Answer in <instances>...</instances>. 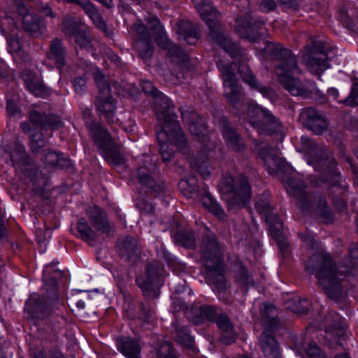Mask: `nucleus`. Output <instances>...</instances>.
<instances>
[{"mask_svg":"<svg viewBox=\"0 0 358 358\" xmlns=\"http://www.w3.org/2000/svg\"><path fill=\"white\" fill-rule=\"evenodd\" d=\"M44 282L43 296L32 293L25 302L26 319L35 326L43 320L59 323L64 319L65 307L59 298L55 278H45Z\"/></svg>","mask_w":358,"mask_h":358,"instance_id":"nucleus-2","label":"nucleus"},{"mask_svg":"<svg viewBox=\"0 0 358 358\" xmlns=\"http://www.w3.org/2000/svg\"><path fill=\"white\" fill-rule=\"evenodd\" d=\"M348 191V187L341 185L337 180L330 184L329 188V196L332 198L334 196H344Z\"/></svg>","mask_w":358,"mask_h":358,"instance_id":"nucleus-62","label":"nucleus"},{"mask_svg":"<svg viewBox=\"0 0 358 358\" xmlns=\"http://www.w3.org/2000/svg\"><path fill=\"white\" fill-rule=\"evenodd\" d=\"M83 29L82 22L71 15H66L62 23V31L66 36H73Z\"/></svg>","mask_w":358,"mask_h":358,"instance_id":"nucleus-45","label":"nucleus"},{"mask_svg":"<svg viewBox=\"0 0 358 358\" xmlns=\"http://www.w3.org/2000/svg\"><path fill=\"white\" fill-rule=\"evenodd\" d=\"M325 331L335 340L345 334V326L341 315L335 311H329L324 320Z\"/></svg>","mask_w":358,"mask_h":358,"instance_id":"nucleus-34","label":"nucleus"},{"mask_svg":"<svg viewBox=\"0 0 358 358\" xmlns=\"http://www.w3.org/2000/svg\"><path fill=\"white\" fill-rule=\"evenodd\" d=\"M238 73L242 80L248 83L251 88L259 92L264 97L269 99L271 101L278 99V94L268 86H264L260 83L252 74L248 66L243 65L238 69Z\"/></svg>","mask_w":358,"mask_h":358,"instance_id":"nucleus-21","label":"nucleus"},{"mask_svg":"<svg viewBox=\"0 0 358 358\" xmlns=\"http://www.w3.org/2000/svg\"><path fill=\"white\" fill-rule=\"evenodd\" d=\"M266 51L273 60L275 64V73L279 83L293 96L308 97L310 90L301 81L290 74L300 72L296 57L292 52L282 46L281 44L269 43Z\"/></svg>","mask_w":358,"mask_h":358,"instance_id":"nucleus-3","label":"nucleus"},{"mask_svg":"<svg viewBox=\"0 0 358 358\" xmlns=\"http://www.w3.org/2000/svg\"><path fill=\"white\" fill-rule=\"evenodd\" d=\"M29 147L32 152L38 153L45 145V139L41 131H34L29 136Z\"/></svg>","mask_w":358,"mask_h":358,"instance_id":"nucleus-56","label":"nucleus"},{"mask_svg":"<svg viewBox=\"0 0 358 358\" xmlns=\"http://www.w3.org/2000/svg\"><path fill=\"white\" fill-rule=\"evenodd\" d=\"M95 106L99 115L108 122L113 121L115 113V100L109 94H99L96 99Z\"/></svg>","mask_w":358,"mask_h":358,"instance_id":"nucleus-36","label":"nucleus"},{"mask_svg":"<svg viewBox=\"0 0 358 358\" xmlns=\"http://www.w3.org/2000/svg\"><path fill=\"white\" fill-rule=\"evenodd\" d=\"M183 123L188 126L190 133L198 137L205 138L207 126L203 122L201 117L194 110L180 109Z\"/></svg>","mask_w":358,"mask_h":358,"instance_id":"nucleus-27","label":"nucleus"},{"mask_svg":"<svg viewBox=\"0 0 358 358\" xmlns=\"http://www.w3.org/2000/svg\"><path fill=\"white\" fill-rule=\"evenodd\" d=\"M77 230L81 239L93 245L96 233L92 229L84 218H81L77 224Z\"/></svg>","mask_w":358,"mask_h":358,"instance_id":"nucleus-50","label":"nucleus"},{"mask_svg":"<svg viewBox=\"0 0 358 358\" xmlns=\"http://www.w3.org/2000/svg\"><path fill=\"white\" fill-rule=\"evenodd\" d=\"M166 50L173 62L185 64L188 61V56L179 46L171 43Z\"/></svg>","mask_w":358,"mask_h":358,"instance_id":"nucleus-57","label":"nucleus"},{"mask_svg":"<svg viewBox=\"0 0 358 358\" xmlns=\"http://www.w3.org/2000/svg\"><path fill=\"white\" fill-rule=\"evenodd\" d=\"M22 76L27 90L36 96L45 97L50 94L49 89L30 71H25Z\"/></svg>","mask_w":358,"mask_h":358,"instance_id":"nucleus-40","label":"nucleus"},{"mask_svg":"<svg viewBox=\"0 0 358 358\" xmlns=\"http://www.w3.org/2000/svg\"><path fill=\"white\" fill-rule=\"evenodd\" d=\"M183 123L188 126L190 133L198 137L205 138L207 126L203 122L201 117L194 110L180 109Z\"/></svg>","mask_w":358,"mask_h":358,"instance_id":"nucleus-26","label":"nucleus"},{"mask_svg":"<svg viewBox=\"0 0 358 358\" xmlns=\"http://www.w3.org/2000/svg\"><path fill=\"white\" fill-rule=\"evenodd\" d=\"M173 312L183 311L187 319L194 324H203L206 320L213 322L219 315L218 309L213 305H203L196 307L193 305L187 306L180 300L173 303Z\"/></svg>","mask_w":358,"mask_h":358,"instance_id":"nucleus-15","label":"nucleus"},{"mask_svg":"<svg viewBox=\"0 0 358 358\" xmlns=\"http://www.w3.org/2000/svg\"><path fill=\"white\" fill-rule=\"evenodd\" d=\"M155 98V110L159 121L162 123L160 129L171 131L175 143L179 148H184L187 144V138L182 130L177 115L173 112L174 106L170 99L161 92Z\"/></svg>","mask_w":358,"mask_h":358,"instance_id":"nucleus-9","label":"nucleus"},{"mask_svg":"<svg viewBox=\"0 0 358 358\" xmlns=\"http://www.w3.org/2000/svg\"><path fill=\"white\" fill-rule=\"evenodd\" d=\"M176 243L189 250L196 248V238L194 232L190 229L178 231L173 236Z\"/></svg>","mask_w":358,"mask_h":358,"instance_id":"nucleus-44","label":"nucleus"},{"mask_svg":"<svg viewBox=\"0 0 358 358\" xmlns=\"http://www.w3.org/2000/svg\"><path fill=\"white\" fill-rule=\"evenodd\" d=\"M86 214L90 222L96 230L103 234H110L113 227L108 219L105 210L94 205L87 208Z\"/></svg>","mask_w":358,"mask_h":358,"instance_id":"nucleus-22","label":"nucleus"},{"mask_svg":"<svg viewBox=\"0 0 358 358\" xmlns=\"http://www.w3.org/2000/svg\"><path fill=\"white\" fill-rule=\"evenodd\" d=\"M271 194L268 192H264L255 198V208L264 217L273 214L271 211V206L270 203Z\"/></svg>","mask_w":358,"mask_h":358,"instance_id":"nucleus-49","label":"nucleus"},{"mask_svg":"<svg viewBox=\"0 0 358 358\" xmlns=\"http://www.w3.org/2000/svg\"><path fill=\"white\" fill-rule=\"evenodd\" d=\"M259 154L268 166L270 172L278 171L281 164L282 168L284 166L285 162L277 156L278 150L275 148L265 145L262 147Z\"/></svg>","mask_w":358,"mask_h":358,"instance_id":"nucleus-41","label":"nucleus"},{"mask_svg":"<svg viewBox=\"0 0 358 358\" xmlns=\"http://www.w3.org/2000/svg\"><path fill=\"white\" fill-rule=\"evenodd\" d=\"M46 57L58 69L66 66L68 53L62 38L56 37L50 41Z\"/></svg>","mask_w":358,"mask_h":358,"instance_id":"nucleus-23","label":"nucleus"},{"mask_svg":"<svg viewBox=\"0 0 358 358\" xmlns=\"http://www.w3.org/2000/svg\"><path fill=\"white\" fill-rule=\"evenodd\" d=\"M173 325L174 327L176 342L183 347L189 356H195L198 350L194 345V340L190 335L189 330L186 327L180 325L177 322L173 323Z\"/></svg>","mask_w":358,"mask_h":358,"instance_id":"nucleus-33","label":"nucleus"},{"mask_svg":"<svg viewBox=\"0 0 358 358\" xmlns=\"http://www.w3.org/2000/svg\"><path fill=\"white\" fill-rule=\"evenodd\" d=\"M93 76L99 88V94H109V82H108L104 75L99 70H97L93 73Z\"/></svg>","mask_w":358,"mask_h":358,"instance_id":"nucleus-59","label":"nucleus"},{"mask_svg":"<svg viewBox=\"0 0 358 358\" xmlns=\"http://www.w3.org/2000/svg\"><path fill=\"white\" fill-rule=\"evenodd\" d=\"M127 316L131 320H140L148 322L152 317V310L148 303L133 301L126 310Z\"/></svg>","mask_w":358,"mask_h":358,"instance_id":"nucleus-42","label":"nucleus"},{"mask_svg":"<svg viewBox=\"0 0 358 358\" xmlns=\"http://www.w3.org/2000/svg\"><path fill=\"white\" fill-rule=\"evenodd\" d=\"M73 36L75 43L80 49L89 50L92 48V37L87 30L83 29Z\"/></svg>","mask_w":358,"mask_h":358,"instance_id":"nucleus-55","label":"nucleus"},{"mask_svg":"<svg viewBox=\"0 0 358 358\" xmlns=\"http://www.w3.org/2000/svg\"><path fill=\"white\" fill-rule=\"evenodd\" d=\"M19 97L17 95H13L10 97H7L6 109L8 114L10 117H14L20 115V108L19 107Z\"/></svg>","mask_w":358,"mask_h":358,"instance_id":"nucleus-61","label":"nucleus"},{"mask_svg":"<svg viewBox=\"0 0 358 358\" xmlns=\"http://www.w3.org/2000/svg\"><path fill=\"white\" fill-rule=\"evenodd\" d=\"M136 178L143 186L148 187L152 192L160 195L166 190L164 182L157 180L147 166H142L136 170Z\"/></svg>","mask_w":358,"mask_h":358,"instance_id":"nucleus-24","label":"nucleus"},{"mask_svg":"<svg viewBox=\"0 0 358 358\" xmlns=\"http://www.w3.org/2000/svg\"><path fill=\"white\" fill-rule=\"evenodd\" d=\"M22 28L29 36L40 38L46 32V24L43 17L29 13L22 19Z\"/></svg>","mask_w":358,"mask_h":358,"instance_id":"nucleus-29","label":"nucleus"},{"mask_svg":"<svg viewBox=\"0 0 358 358\" xmlns=\"http://www.w3.org/2000/svg\"><path fill=\"white\" fill-rule=\"evenodd\" d=\"M200 252L206 282L214 286L219 292H224L227 289V280L222 261V245L214 234L207 232L203 235Z\"/></svg>","mask_w":358,"mask_h":358,"instance_id":"nucleus-4","label":"nucleus"},{"mask_svg":"<svg viewBox=\"0 0 358 358\" xmlns=\"http://www.w3.org/2000/svg\"><path fill=\"white\" fill-rule=\"evenodd\" d=\"M131 31H134V40H144L147 38H152L151 34L149 33L146 26L141 22H137L131 27Z\"/></svg>","mask_w":358,"mask_h":358,"instance_id":"nucleus-60","label":"nucleus"},{"mask_svg":"<svg viewBox=\"0 0 358 358\" xmlns=\"http://www.w3.org/2000/svg\"><path fill=\"white\" fill-rule=\"evenodd\" d=\"M247 114L249 124L259 134H271L281 131L282 126L279 119L257 104L248 103Z\"/></svg>","mask_w":358,"mask_h":358,"instance_id":"nucleus-13","label":"nucleus"},{"mask_svg":"<svg viewBox=\"0 0 358 358\" xmlns=\"http://www.w3.org/2000/svg\"><path fill=\"white\" fill-rule=\"evenodd\" d=\"M292 310L298 314H306L309 310L310 303L306 299H297L293 301Z\"/></svg>","mask_w":358,"mask_h":358,"instance_id":"nucleus-63","label":"nucleus"},{"mask_svg":"<svg viewBox=\"0 0 358 358\" xmlns=\"http://www.w3.org/2000/svg\"><path fill=\"white\" fill-rule=\"evenodd\" d=\"M9 157L14 168H17L31 157L27 153L24 146L19 143H15L14 144L9 153Z\"/></svg>","mask_w":358,"mask_h":358,"instance_id":"nucleus-48","label":"nucleus"},{"mask_svg":"<svg viewBox=\"0 0 358 358\" xmlns=\"http://www.w3.org/2000/svg\"><path fill=\"white\" fill-rule=\"evenodd\" d=\"M331 50V48L327 43L314 40L310 45L305 47L306 52L303 55V61L312 73L320 75L329 67L327 59Z\"/></svg>","mask_w":358,"mask_h":358,"instance_id":"nucleus-14","label":"nucleus"},{"mask_svg":"<svg viewBox=\"0 0 358 358\" xmlns=\"http://www.w3.org/2000/svg\"><path fill=\"white\" fill-rule=\"evenodd\" d=\"M308 358H327L326 354L314 342H310L306 350Z\"/></svg>","mask_w":358,"mask_h":358,"instance_id":"nucleus-64","label":"nucleus"},{"mask_svg":"<svg viewBox=\"0 0 358 358\" xmlns=\"http://www.w3.org/2000/svg\"><path fill=\"white\" fill-rule=\"evenodd\" d=\"M300 144V152L305 155L308 163L315 171L324 173V177L327 175H338L336 159L329 148L316 143L312 138L305 136L301 137Z\"/></svg>","mask_w":358,"mask_h":358,"instance_id":"nucleus-7","label":"nucleus"},{"mask_svg":"<svg viewBox=\"0 0 358 358\" xmlns=\"http://www.w3.org/2000/svg\"><path fill=\"white\" fill-rule=\"evenodd\" d=\"M191 166L206 178L210 175L209 161L206 156L192 157L189 160Z\"/></svg>","mask_w":358,"mask_h":358,"instance_id":"nucleus-53","label":"nucleus"},{"mask_svg":"<svg viewBox=\"0 0 358 358\" xmlns=\"http://www.w3.org/2000/svg\"><path fill=\"white\" fill-rule=\"evenodd\" d=\"M261 349L266 358H282L275 338L264 331L259 337Z\"/></svg>","mask_w":358,"mask_h":358,"instance_id":"nucleus-37","label":"nucleus"},{"mask_svg":"<svg viewBox=\"0 0 358 358\" xmlns=\"http://www.w3.org/2000/svg\"><path fill=\"white\" fill-rule=\"evenodd\" d=\"M264 21L260 17L250 14L248 16L241 15L236 19L234 30L241 37L255 41L264 34Z\"/></svg>","mask_w":358,"mask_h":358,"instance_id":"nucleus-16","label":"nucleus"},{"mask_svg":"<svg viewBox=\"0 0 358 358\" xmlns=\"http://www.w3.org/2000/svg\"><path fill=\"white\" fill-rule=\"evenodd\" d=\"M133 48L138 57L146 62L149 60L154 53V45L152 38H147L143 40H134Z\"/></svg>","mask_w":358,"mask_h":358,"instance_id":"nucleus-43","label":"nucleus"},{"mask_svg":"<svg viewBox=\"0 0 358 358\" xmlns=\"http://www.w3.org/2000/svg\"><path fill=\"white\" fill-rule=\"evenodd\" d=\"M201 18L206 22L209 29V35L220 29L219 13L209 0H192Z\"/></svg>","mask_w":358,"mask_h":358,"instance_id":"nucleus-19","label":"nucleus"},{"mask_svg":"<svg viewBox=\"0 0 358 358\" xmlns=\"http://www.w3.org/2000/svg\"><path fill=\"white\" fill-rule=\"evenodd\" d=\"M116 343L118 350L127 358H141V348L134 338H118Z\"/></svg>","mask_w":358,"mask_h":358,"instance_id":"nucleus-39","label":"nucleus"},{"mask_svg":"<svg viewBox=\"0 0 358 358\" xmlns=\"http://www.w3.org/2000/svg\"><path fill=\"white\" fill-rule=\"evenodd\" d=\"M210 37L215 43L220 46L225 52H228L232 58H236L241 55V47L224 36L220 31V29L211 34Z\"/></svg>","mask_w":358,"mask_h":358,"instance_id":"nucleus-38","label":"nucleus"},{"mask_svg":"<svg viewBox=\"0 0 358 358\" xmlns=\"http://www.w3.org/2000/svg\"><path fill=\"white\" fill-rule=\"evenodd\" d=\"M157 358H178V353L171 342H159L155 348Z\"/></svg>","mask_w":358,"mask_h":358,"instance_id":"nucleus-52","label":"nucleus"},{"mask_svg":"<svg viewBox=\"0 0 358 358\" xmlns=\"http://www.w3.org/2000/svg\"><path fill=\"white\" fill-rule=\"evenodd\" d=\"M80 6L84 10L85 13L92 20L96 28L102 31L104 35L108 38H112L113 36V29L109 27L101 15L99 13L96 8L89 0H83Z\"/></svg>","mask_w":358,"mask_h":358,"instance_id":"nucleus-32","label":"nucleus"},{"mask_svg":"<svg viewBox=\"0 0 358 358\" xmlns=\"http://www.w3.org/2000/svg\"><path fill=\"white\" fill-rule=\"evenodd\" d=\"M220 124L221 132L227 145L236 152L245 150V145L242 138L225 117L220 118Z\"/></svg>","mask_w":358,"mask_h":358,"instance_id":"nucleus-28","label":"nucleus"},{"mask_svg":"<svg viewBox=\"0 0 358 358\" xmlns=\"http://www.w3.org/2000/svg\"><path fill=\"white\" fill-rule=\"evenodd\" d=\"M29 118L34 125L44 129H58L64 124L59 115L41 110H31Z\"/></svg>","mask_w":358,"mask_h":358,"instance_id":"nucleus-20","label":"nucleus"},{"mask_svg":"<svg viewBox=\"0 0 358 358\" xmlns=\"http://www.w3.org/2000/svg\"><path fill=\"white\" fill-rule=\"evenodd\" d=\"M44 162L52 166H57L60 169H69L71 166V161L69 158L62 157L61 152L52 150L48 151L44 156Z\"/></svg>","mask_w":358,"mask_h":358,"instance_id":"nucleus-46","label":"nucleus"},{"mask_svg":"<svg viewBox=\"0 0 358 358\" xmlns=\"http://www.w3.org/2000/svg\"><path fill=\"white\" fill-rule=\"evenodd\" d=\"M177 34L180 41H184L189 45H194L200 38V30L197 24L188 20H180L177 24Z\"/></svg>","mask_w":358,"mask_h":358,"instance_id":"nucleus-31","label":"nucleus"},{"mask_svg":"<svg viewBox=\"0 0 358 358\" xmlns=\"http://www.w3.org/2000/svg\"><path fill=\"white\" fill-rule=\"evenodd\" d=\"M109 87L110 94L113 92L115 94L122 96H125L129 93L128 90H131L129 85L122 80L120 82L117 80H111L109 82Z\"/></svg>","mask_w":358,"mask_h":358,"instance_id":"nucleus-58","label":"nucleus"},{"mask_svg":"<svg viewBox=\"0 0 358 358\" xmlns=\"http://www.w3.org/2000/svg\"><path fill=\"white\" fill-rule=\"evenodd\" d=\"M83 117L85 120V126L89 129L95 145L104 159L116 166L124 164V158L120 152L118 145L108 131L99 123L91 121V110H85L83 112Z\"/></svg>","mask_w":358,"mask_h":358,"instance_id":"nucleus-6","label":"nucleus"},{"mask_svg":"<svg viewBox=\"0 0 358 358\" xmlns=\"http://www.w3.org/2000/svg\"><path fill=\"white\" fill-rule=\"evenodd\" d=\"M282 182L287 191L297 199L296 204L302 212H314L325 224L334 222V212L324 195L307 192L305 182L296 177H287Z\"/></svg>","mask_w":358,"mask_h":358,"instance_id":"nucleus-5","label":"nucleus"},{"mask_svg":"<svg viewBox=\"0 0 358 358\" xmlns=\"http://www.w3.org/2000/svg\"><path fill=\"white\" fill-rule=\"evenodd\" d=\"M115 250L120 258L130 265L140 262L141 250L136 238L131 236H122L117 238Z\"/></svg>","mask_w":358,"mask_h":358,"instance_id":"nucleus-17","label":"nucleus"},{"mask_svg":"<svg viewBox=\"0 0 358 358\" xmlns=\"http://www.w3.org/2000/svg\"><path fill=\"white\" fill-rule=\"evenodd\" d=\"M8 50L11 54H15L24 61L29 59V55L22 50L19 38L17 35H10L7 37Z\"/></svg>","mask_w":358,"mask_h":358,"instance_id":"nucleus-51","label":"nucleus"},{"mask_svg":"<svg viewBox=\"0 0 358 358\" xmlns=\"http://www.w3.org/2000/svg\"><path fill=\"white\" fill-rule=\"evenodd\" d=\"M178 187L186 196H201L203 206L219 220L222 221L227 220V215L220 204L212 196L205 185L199 187L194 176L181 180L178 183Z\"/></svg>","mask_w":358,"mask_h":358,"instance_id":"nucleus-10","label":"nucleus"},{"mask_svg":"<svg viewBox=\"0 0 358 358\" xmlns=\"http://www.w3.org/2000/svg\"><path fill=\"white\" fill-rule=\"evenodd\" d=\"M157 139L159 145V152L164 162H170L174 156V152L170 148L171 145L174 144L180 151H183L188 146V142L187 141L185 147L179 148L175 143V140L171 135V131H166V129H159L157 131Z\"/></svg>","mask_w":358,"mask_h":358,"instance_id":"nucleus-25","label":"nucleus"},{"mask_svg":"<svg viewBox=\"0 0 358 358\" xmlns=\"http://www.w3.org/2000/svg\"><path fill=\"white\" fill-rule=\"evenodd\" d=\"M236 280L244 292H247L250 286L255 285L253 278L249 275L248 270L243 265H240L236 273Z\"/></svg>","mask_w":358,"mask_h":358,"instance_id":"nucleus-54","label":"nucleus"},{"mask_svg":"<svg viewBox=\"0 0 358 358\" xmlns=\"http://www.w3.org/2000/svg\"><path fill=\"white\" fill-rule=\"evenodd\" d=\"M164 273V266L159 262L153 261L146 264L144 275L136 278V283L145 299H155L159 296Z\"/></svg>","mask_w":358,"mask_h":358,"instance_id":"nucleus-12","label":"nucleus"},{"mask_svg":"<svg viewBox=\"0 0 358 358\" xmlns=\"http://www.w3.org/2000/svg\"><path fill=\"white\" fill-rule=\"evenodd\" d=\"M299 120L304 127L317 135L325 132L329 126L327 117L313 107L303 108L299 115Z\"/></svg>","mask_w":358,"mask_h":358,"instance_id":"nucleus-18","label":"nucleus"},{"mask_svg":"<svg viewBox=\"0 0 358 358\" xmlns=\"http://www.w3.org/2000/svg\"><path fill=\"white\" fill-rule=\"evenodd\" d=\"M216 66L220 73L224 87V96L227 103L236 110H240L244 104V94L242 86L238 84L236 74L231 66L218 60Z\"/></svg>","mask_w":358,"mask_h":358,"instance_id":"nucleus-11","label":"nucleus"},{"mask_svg":"<svg viewBox=\"0 0 358 358\" xmlns=\"http://www.w3.org/2000/svg\"><path fill=\"white\" fill-rule=\"evenodd\" d=\"M259 309L262 322L266 329L265 331L277 330L280 322L277 317L275 307L269 303H264L261 305Z\"/></svg>","mask_w":358,"mask_h":358,"instance_id":"nucleus-35","label":"nucleus"},{"mask_svg":"<svg viewBox=\"0 0 358 358\" xmlns=\"http://www.w3.org/2000/svg\"><path fill=\"white\" fill-rule=\"evenodd\" d=\"M266 222L269 224L270 233L273 238L277 241L279 249L283 255L288 253L289 243L286 237L282 233L283 224L278 215L273 213L265 217Z\"/></svg>","mask_w":358,"mask_h":358,"instance_id":"nucleus-30","label":"nucleus"},{"mask_svg":"<svg viewBox=\"0 0 358 358\" xmlns=\"http://www.w3.org/2000/svg\"><path fill=\"white\" fill-rule=\"evenodd\" d=\"M358 263V245L352 243L349 246L348 255L336 266L328 253L317 252L311 255L306 263V271L314 275L323 292L336 302L345 301L353 285L348 287L345 277L352 273Z\"/></svg>","mask_w":358,"mask_h":358,"instance_id":"nucleus-1","label":"nucleus"},{"mask_svg":"<svg viewBox=\"0 0 358 358\" xmlns=\"http://www.w3.org/2000/svg\"><path fill=\"white\" fill-rule=\"evenodd\" d=\"M15 169L20 171L33 183L37 182L39 176L38 169L31 157L27 159L24 162L15 168Z\"/></svg>","mask_w":358,"mask_h":358,"instance_id":"nucleus-47","label":"nucleus"},{"mask_svg":"<svg viewBox=\"0 0 358 358\" xmlns=\"http://www.w3.org/2000/svg\"><path fill=\"white\" fill-rule=\"evenodd\" d=\"M219 189L226 196L228 210H237L244 207L251 198L250 185L244 175L236 178L230 174L223 175Z\"/></svg>","mask_w":358,"mask_h":358,"instance_id":"nucleus-8","label":"nucleus"}]
</instances>
